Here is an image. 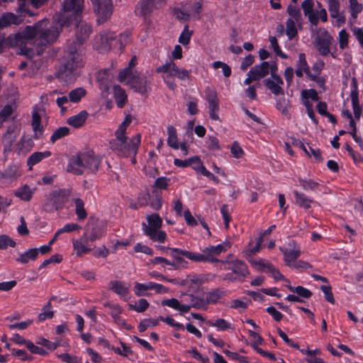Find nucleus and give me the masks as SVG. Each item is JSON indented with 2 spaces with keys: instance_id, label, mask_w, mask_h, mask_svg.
Wrapping results in <instances>:
<instances>
[{
  "instance_id": "nucleus-1",
  "label": "nucleus",
  "mask_w": 363,
  "mask_h": 363,
  "mask_svg": "<svg viewBox=\"0 0 363 363\" xmlns=\"http://www.w3.org/2000/svg\"><path fill=\"white\" fill-rule=\"evenodd\" d=\"M59 35L55 26L52 27L48 20H42L33 26H27L18 33L10 35L4 41L9 47H22L26 41H31L37 46V52L40 54L43 47L53 43Z\"/></svg>"
},
{
  "instance_id": "nucleus-2",
  "label": "nucleus",
  "mask_w": 363,
  "mask_h": 363,
  "mask_svg": "<svg viewBox=\"0 0 363 363\" xmlns=\"http://www.w3.org/2000/svg\"><path fill=\"white\" fill-rule=\"evenodd\" d=\"M91 33V28L82 23L77 26V39L79 43L70 47L65 52L63 69L60 70L58 77L66 82H71L77 74V69L82 65V56L77 51L79 44L85 40Z\"/></svg>"
},
{
  "instance_id": "nucleus-3",
  "label": "nucleus",
  "mask_w": 363,
  "mask_h": 363,
  "mask_svg": "<svg viewBox=\"0 0 363 363\" xmlns=\"http://www.w3.org/2000/svg\"><path fill=\"white\" fill-rule=\"evenodd\" d=\"M132 122V116H125L123 123L115 132V139L111 142V148L118 155L122 157H133L132 162H135L134 157L136 155L141 141L140 134H136L128 140L126 136L127 128Z\"/></svg>"
},
{
  "instance_id": "nucleus-4",
  "label": "nucleus",
  "mask_w": 363,
  "mask_h": 363,
  "mask_svg": "<svg viewBox=\"0 0 363 363\" xmlns=\"http://www.w3.org/2000/svg\"><path fill=\"white\" fill-rule=\"evenodd\" d=\"M101 158L92 150L81 152L72 157L67 170L74 174L80 175L84 170L95 173L98 171Z\"/></svg>"
},
{
  "instance_id": "nucleus-5",
  "label": "nucleus",
  "mask_w": 363,
  "mask_h": 363,
  "mask_svg": "<svg viewBox=\"0 0 363 363\" xmlns=\"http://www.w3.org/2000/svg\"><path fill=\"white\" fill-rule=\"evenodd\" d=\"M118 80L130 85L142 95L146 94L150 90L151 79L145 74L131 70L130 67L121 70L118 74Z\"/></svg>"
},
{
  "instance_id": "nucleus-6",
  "label": "nucleus",
  "mask_w": 363,
  "mask_h": 363,
  "mask_svg": "<svg viewBox=\"0 0 363 363\" xmlns=\"http://www.w3.org/2000/svg\"><path fill=\"white\" fill-rule=\"evenodd\" d=\"M156 72L162 74V77L164 83L172 90H174L176 87L174 77H177L181 80H185L189 78L191 73L189 70L179 67L171 60L158 67L156 69Z\"/></svg>"
},
{
  "instance_id": "nucleus-7",
  "label": "nucleus",
  "mask_w": 363,
  "mask_h": 363,
  "mask_svg": "<svg viewBox=\"0 0 363 363\" xmlns=\"http://www.w3.org/2000/svg\"><path fill=\"white\" fill-rule=\"evenodd\" d=\"M82 6L83 0H65L58 22L52 27L55 26L60 32L57 24L62 27L69 25L73 20H77L79 13L82 11Z\"/></svg>"
},
{
  "instance_id": "nucleus-8",
  "label": "nucleus",
  "mask_w": 363,
  "mask_h": 363,
  "mask_svg": "<svg viewBox=\"0 0 363 363\" xmlns=\"http://www.w3.org/2000/svg\"><path fill=\"white\" fill-rule=\"evenodd\" d=\"M301 8L304 16L307 17L308 21L313 26H316L319 23V20H321L323 22L328 21L327 11L318 1H316L315 5L314 0H304L301 3Z\"/></svg>"
},
{
  "instance_id": "nucleus-9",
  "label": "nucleus",
  "mask_w": 363,
  "mask_h": 363,
  "mask_svg": "<svg viewBox=\"0 0 363 363\" xmlns=\"http://www.w3.org/2000/svg\"><path fill=\"white\" fill-rule=\"evenodd\" d=\"M147 224H143V230L152 241L160 243L164 242L167 239V234L160 228L162 225V220L157 213H152L147 216Z\"/></svg>"
},
{
  "instance_id": "nucleus-10",
  "label": "nucleus",
  "mask_w": 363,
  "mask_h": 363,
  "mask_svg": "<svg viewBox=\"0 0 363 363\" xmlns=\"http://www.w3.org/2000/svg\"><path fill=\"white\" fill-rule=\"evenodd\" d=\"M69 195V191L67 189H59L51 192L44 204L45 210L50 212L62 208Z\"/></svg>"
},
{
  "instance_id": "nucleus-11",
  "label": "nucleus",
  "mask_w": 363,
  "mask_h": 363,
  "mask_svg": "<svg viewBox=\"0 0 363 363\" xmlns=\"http://www.w3.org/2000/svg\"><path fill=\"white\" fill-rule=\"evenodd\" d=\"M98 21L104 22L112 14L113 5L111 0H91Z\"/></svg>"
},
{
  "instance_id": "nucleus-12",
  "label": "nucleus",
  "mask_w": 363,
  "mask_h": 363,
  "mask_svg": "<svg viewBox=\"0 0 363 363\" xmlns=\"http://www.w3.org/2000/svg\"><path fill=\"white\" fill-rule=\"evenodd\" d=\"M205 99L208 101V108L210 118L215 121L219 120L218 112L219 111V100L218 99L217 92L212 87H206L205 90Z\"/></svg>"
},
{
  "instance_id": "nucleus-13",
  "label": "nucleus",
  "mask_w": 363,
  "mask_h": 363,
  "mask_svg": "<svg viewBox=\"0 0 363 363\" xmlns=\"http://www.w3.org/2000/svg\"><path fill=\"white\" fill-rule=\"evenodd\" d=\"M250 74L253 75L257 81L264 78L269 73L271 74L274 72H277V65L275 62H262L259 65H255L250 69Z\"/></svg>"
},
{
  "instance_id": "nucleus-14",
  "label": "nucleus",
  "mask_w": 363,
  "mask_h": 363,
  "mask_svg": "<svg viewBox=\"0 0 363 363\" xmlns=\"http://www.w3.org/2000/svg\"><path fill=\"white\" fill-rule=\"evenodd\" d=\"M230 247L228 242H224L216 246L209 245L201 250L203 252L205 262H214L218 261L216 257L223 252L227 251Z\"/></svg>"
},
{
  "instance_id": "nucleus-15",
  "label": "nucleus",
  "mask_w": 363,
  "mask_h": 363,
  "mask_svg": "<svg viewBox=\"0 0 363 363\" xmlns=\"http://www.w3.org/2000/svg\"><path fill=\"white\" fill-rule=\"evenodd\" d=\"M331 35L324 29L320 30L315 39V48L321 55L326 56L330 53V46L332 43Z\"/></svg>"
},
{
  "instance_id": "nucleus-16",
  "label": "nucleus",
  "mask_w": 363,
  "mask_h": 363,
  "mask_svg": "<svg viewBox=\"0 0 363 363\" xmlns=\"http://www.w3.org/2000/svg\"><path fill=\"white\" fill-rule=\"evenodd\" d=\"M72 242L74 251L77 256H82L83 255L87 254L94 250V248L89 245L91 241L89 240V235L86 232L82 237L77 239H73Z\"/></svg>"
},
{
  "instance_id": "nucleus-17",
  "label": "nucleus",
  "mask_w": 363,
  "mask_h": 363,
  "mask_svg": "<svg viewBox=\"0 0 363 363\" xmlns=\"http://www.w3.org/2000/svg\"><path fill=\"white\" fill-rule=\"evenodd\" d=\"M264 84L271 92L277 96L284 95L283 79L280 76L277 74V72H272L270 77L264 80Z\"/></svg>"
},
{
  "instance_id": "nucleus-18",
  "label": "nucleus",
  "mask_w": 363,
  "mask_h": 363,
  "mask_svg": "<svg viewBox=\"0 0 363 363\" xmlns=\"http://www.w3.org/2000/svg\"><path fill=\"white\" fill-rule=\"evenodd\" d=\"M284 254V260L286 265H292V262H295L301 255V250L298 245L294 241L289 243L286 248H280Z\"/></svg>"
},
{
  "instance_id": "nucleus-19",
  "label": "nucleus",
  "mask_w": 363,
  "mask_h": 363,
  "mask_svg": "<svg viewBox=\"0 0 363 363\" xmlns=\"http://www.w3.org/2000/svg\"><path fill=\"white\" fill-rule=\"evenodd\" d=\"M18 135L19 128L17 125L9 127L2 140L4 152H10L11 150L13 143L16 141Z\"/></svg>"
},
{
  "instance_id": "nucleus-20",
  "label": "nucleus",
  "mask_w": 363,
  "mask_h": 363,
  "mask_svg": "<svg viewBox=\"0 0 363 363\" xmlns=\"http://www.w3.org/2000/svg\"><path fill=\"white\" fill-rule=\"evenodd\" d=\"M228 269L231 270L238 277H245L249 274L246 264L238 259L229 262Z\"/></svg>"
},
{
  "instance_id": "nucleus-21",
  "label": "nucleus",
  "mask_w": 363,
  "mask_h": 363,
  "mask_svg": "<svg viewBox=\"0 0 363 363\" xmlns=\"http://www.w3.org/2000/svg\"><path fill=\"white\" fill-rule=\"evenodd\" d=\"M162 305L174 309L179 311L181 314H184L189 311V306H186L184 301H180L174 298L163 300L162 301Z\"/></svg>"
},
{
  "instance_id": "nucleus-22",
  "label": "nucleus",
  "mask_w": 363,
  "mask_h": 363,
  "mask_svg": "<svg viewBox=\"0 0 363 363\" xmlns=\"http://www.w3.org/2000/svg\"><path fill=\"white\" fill-rule=\"evenodd\" d=\"M293 194L294 196L296 204L301 208L308 209L311 207L312 204L315 203V202L312 199L303 193L295 190L293 191Z\"/></svg>"
},
{
  "instance_id": "nucleus-23",
  "label": "nucleus",
  "mask_w": 363,
  "mask_h": 363,
  "mask_svg": "<svg viewBox=\"0 0 363 363\" xmlns=\"http://www.w3.org/2000/svg\"><path fill=\"white\" fill-rule=\"evenodd\" d=\"M109 289L121 297L127 296L129 292L130 284L121 281H112L108 284Z\"/></svg>"
},
{
  "instance_id": "nucleus-24",
  "label": "nucleus",
  "mask_w": 363,
  "mask_h": 363,
  "mask_svg": "<svg viewBox=\"0 0 363 363\" xmlns=\"http://www.w3.org/2000/svg\"><path fill=\"white\" fill-rule=\"evenodd\" d=\"M153 8L154 0H142L138 4L135 11L138 16H145L152 11Z\"/></svg>"
},
{
  "instance_id": "nucleus-25",
  "label": "nucleus",
  "mask_w": 363,
  "mask_h": 363,
  "mask_svg": "<svg viewBox=\"0 0 363 363\" xmlns=\"http://www.w3.org/2000/svg\"><path fill=\"white\" fill-rule=\"evenodd\" d=\"M22 19L12 13H5L0 16V28H6L11 24L18 25Z\"/></svg>"
},
{
  "instance_id": "nucleus-26",
  "label": "nucleus",
  "mask_w": 363,
  "mask_h": 363,
  "mask_svg": "<svg viewBox=\"0 0 363 363\" xmlns=\"http://www.w3.org/2000/svg\"><path fill=\"white\" fill-rule=\"evenodd\" d=\"M113 94L116 103L119 108H123L128 101V96L124 89L116 85L113 88Z\"/></svg>"
},
{
  "instance_id": "nucleus-27",
  "label": "nucleus",
  "mask_w": 363,
  "mask_h": 363,
  "mask_svg": "<svg viewBox=\"0 0 363 363\" xmlns=\"http://www.w3.org/2000/svg\"><path fill=\"white\" fill-rule=\"evenodd\" d=\"M35 191V188L32 189L25 184L16 189L15 195L23 201H29L32 199Z\"/></svg>"
},
{
  "instance_id": "nucleus-28",
  "label": "nucleus",
  "mask_w": 363,
  "mask_h": 363,
  "mask_svg": "<svg viewBox=\"0 0 363 363\" xmlns=\"http://www.w3.org/2000/svg\"><path fill=\"white\" fill-rule=\"evenodd\" d=\"M350 97H351L354 118L357 120H359L360 118V116L362 114V107L359 105V97H358V91H357L356 86H354V89L353 90H352L351 94H350Z\"/></svg>"
},
{
  "instance_id": "nucleus-29",
  "label": "nucleus",
  "mask_w": 363,
  "mask_h": 363,
  "mask_svg": "<svg viewBox=\"0 0 363 363\" xmlns=\"http://www.w3.org/2000/svg\"><path fill=\"white\" fill-rule=\"evenodd\" d=\"M87 116V112L86 111H82L79 113L69 117L67 119V123L74 128H79L85 123Z\"/></svg>"
},
{
  "instance_id": "nucleus-30",
  "label": "nucleus",
  "mask_w": 363,
  "mask_h": 363,
  "mask_svg": "<svg viewBox=\"0 0 363 363\" xmlns=\"http://www.w3.org/2000/svg\"><path fill=\"white\" fill-rule=\"evenodd\" d=\"M51 155V152L46 150L44 152H33L27 160V164L30 167V169L32 168L33 166L39 163L43 159L47 158Z\"/></svg>"
},
{
  "instance_id": "nucleus-31",
  "label": "nucleus",
  "mask_w": 363,
  "mask_h": 363,
  "mask_svg": "<svg viewBox=\"0 0 363 363\" xmlns=\"http://www.w3.org/2000/svg\"><path fill=\"white\" fill-rule=\"evenodd\" d=\"M187 298L188 300H186V302H189V303H186V306H189V311L191 308L203 310L207 309L206 303L204 299L191 294L188 295Z\"/></svg>"
},
{
  "instance_id": "nucleus-32",
  "label": "nucleus",
  "mask_w": 363,
  "mask_h": 363,
  "mask_svg": "<svg viewBox=\"0 0 363 363\" xmlns=\"http://www.w3.org/2000/svg\"><path fill=\"white\" fill-rule=\"evenodd\" d=\"M203 282L204 279L201 275L192 274L188 276L186 279L183 280L181 285L196 288L201 286Z\"/></svg>"
},
{
  "instance_id": "nucleus-33",
  "label": "nucleus",
  "mask_w": 363,
  "mask_h": 363,
  "mask_svg": "<svg viewBox=\"0 0 363 363\" xmlns=\"http://www.w3.org/2000/svg\"><path fill=\"white\" fill-rule=\"evenodd\" d=\"M38 255L37 248L30 249L24 253L20 254L16 261L21 264H26L30 260H35Z\"/></svg>"
},
{
  "instance_id": "nucleus-34",
  "label": "nucleus",
  "mask_w": 363,
  "mask_h": 363,
  "mask_svg": "<svg viewBox=\"0 0 363 363\" xmlns=\"http://www.w3.org/2000/svg\"><path fill=\"white\" fill-rule=\"evenodd\" d=\"M167 144L174 150H178L179 145L178 143V138L177 135V130L172 125H169L167 128Z\"/></svg>"
},
{
  "instance_id": "nucleus-35",
  "label": "nucleus",
  "mask_w": 363,
  "mask_h": 363,
  "mask_svg": "<svg viewBox=\"0 0 363 363\" xmlns=\"http://www.w3.org/2000/svg\"><path fill=\"white\" fill-rule=\"evenodd\" d=\"M32 126L35 138H40L43 133V127L40 125V116L37 112L33 113Z\"/></svg>"
},
{
  "instance_id": "nucleus-36",
  "label": "nucleus",
  "mask_w": 363,
  "mask_h": 363,
  "mask_svg": "<svg viewBox=\"0 0 363 363\" xmlns=\"http://www.w3.org/2000/svg\"><path fill=\"white\" fill-rule=\"evenodd\" d=\"M302 22H294L292 20L286 21V34L289 39L291 40L297 35L298 27L301 26Z\"/></svg>"
},
{
  "instance_id": "nucleus-37",
  "label": "nucleus",
  "mask_w": 363,
  "mask_h": 363,
  "mask_svg": "<svg viewBox=\"0 0 363 363\" xmlns=\"http://www.w3.org/2000/svg\"><path fill=\"white\" fill-rule=\"evenodd\" d=\"M298 182L303 189L307 191H315L319 186V183L318 182L311 179L299 178Z\"/></svg>"
},
{
  "instance_id": "nucleus-38",
  "label": "nucleus",
  "mask_w": 363,
  "mask_h": 363,
  "mask_svg": "<svg viewBox=\"0 0 363 363\" xmlns=\"http://www.w3.org/2000/svg\"><path fill=\"white\" fill-rule=\"evenodd\" d=\"M75 213L79 220H84L87 217V213L84 208V201L79 198L74 199Z\"/></svg>"
},
{
  "instance_id": "nucleus-39",
  "label": "nucleus",
  "mask_w": 363,
  "mask_h": 363,
  "mask_svg": "<svg viewBox=\"0 0 363 363\" xmlns=\"http://www.w3.org/2000/svg\"><path fill=\"white\" fill-rule=\"evenodd\" d=\"M168 250L169 254L175 259V262H173L174 263V266L176 264L184 266L187 264V262L182 258L185 250H182L178 248H168Z\"/></svg>"
},
{
  "instance_id": "nucleus-40",
  "label": "nucleus",
  "mask_w": 363,
  "mask_h": 363,
  "mask_svg": "<svg viewBox=\"0 0 363 363\" xmlns=\"http://www.w3.org/2000/svg\"><path fill=\"white\" fill-rule=\"evenodd\" d=\"M208 325L216 328L219 331H224L232 328V324L223 318H218L214 322L208 321Z\"/></svg>"
},
{
  "instance_id": "nucleus-41",
  "label": "nucleus",
  "mask_w": 363,
  "mask_h": 363,
  "mask_svg": "<svg viewBox=\"0 0 363 363\" xmlns=\"http://www.w3.org/2000/svg\"><path fill=\"white\" fill-rule=\"evenodd\" d=\"M302 103L305 106V102H313L318 100V93L315 89H304L301 91Z\"/></svg>"
},
{
  "instance_id": "nucleus-42",
  "label": "nucleus",
  "mask_w": 363,
  "mask_h": 363,
  "mask_svg": "<svg viewBox=\"0 0 363 363\" xmlns=\"http://www.w3.org/2000/svg\"><path fill=\"white\" fill-rule=\"evenodd\" d=\"M153 288V282L150 281L145 284L136 282L134 286V292L136 296H141L146 295V291L152 290Z\"/></svg>"
},
{
  "instance_id": "nucleus-43",
  "label": "nucleus",
  "mask_w": 363,
  "mask_h": 363,
  "mask_svg": "<svg viewBox=\"0 0 363 363\" xmlns=\"http://www.w3.org/2000/svg\"><path fill=\"white\" fill-rule=\"evenodd\" d=\"M251 301L246 298L243 300L233 299L230 301V307L236 309L240 312H242L247 309Z\"/></svg>"
},
{
  "instance_id": "nucleus-44",
  "label": "nucleus",
  "mask_w": 363,
  "mask_h": 363,
  "mask_svg": "<svg viewBox=\"0 0 363 363\" xmlns=\"http://www.w3.org/2000/svg\"><path fill=\"white\" fill-rule=\"evenodd\" d=\"M108 306L111 309V313L114 321L118 325H125V320L120 317V314L122 311L121 308L117 304H111L108 305Z\"/></svg>"
},
{
  "instance_id": "nucleus-45",
  "label": "nucleus",
  "mask_w": 363,
  "mask_h": 363,
  "mask_svg": "<svg viewBox=\"0 0 363 363\" xmlns=\"http://www.w3.org/2000/svg\"><path fill=\"white\" fill-rule=\"evenodd\" d=\"M287 13L289 15V18L286 20H292L294 22H302V16L298 7L289 5L287 8Z\"/></svg>"
},
{
  "instance_id": "nucleus-46",
  "label": "nucleus",
  "mask_w": 363,
  "mask_h": 363,
  "mask_svg": "<svg viewBox=\"0 0 363 363\" xmlns=\"http://www.w3.org/2000/svg\"><path fill=\"white\" fill-rule=\"evenodd\" d=\"M288 289L293 293H296L298 296L304 298H309L312 296V293L310 290L303 286H298L294 287L292 286H288Z\"/></svg>"
},
{
  "instance_id": "nucleus-47",
  "label": "nucleus",
  "mask_w": 363,
  "mask_h": 363,
  "mask_svg": "<svg viewBox=\"0 0 363 363\" xmlns=\"http://www.w3.org/2000/svg\"><path fill=\"white\" fill-rule=\"evenodd\" d=\"M21 4L17 9L18 12L26 11L25 6L28 4H30L35 8H39L43 5L47 0H18Z\"/></svg>"
},
{
  "instance_id": "nucleus-48",
  "label": "nucleus",
  "mask_w": 363,
  "mask_h": 363,
  "mask_svg": "<svg viewBox=\"0 0 363 363\" xmlns=\"http://www.w3.org/2000/svg\"><path fill=\"white\" fill-rule=\"evenodd\" d=\"M328 10L330 16L334 18H340V2L339 0H328Z\"/></svg>"
},
{
  "instance_id": "nucleus-49",
  "label": "nucleus",
  "mask_w": 363,
  "mask_h": 363,
  "mask_svg": "<svg viewBox=\"0 0 363 363\" xmlns=\"http://www.w3.org/2000/svg\"><path fill=\"white\" fill-rule=\"evenodd\" d=\"M86 94V91L83 88H77L72 90L69 94V99L71 102L77 103L81 100Z\"/></svg>"
},
{
  "instance_id": "nucleus-50",
  "label": "nucleus",
  "mask_w": 363,
  "mask_h": 363,
  "mask_svg": "<svg viewBox=\"0 0 363 363\" xmlns=\"http://www.w3.org/2000/svg\"><path fill=\"white\" fill-rule=\"evenodd\" d=\"M69 133V129L67 127H60L55 130L50 137L52 143H55L57 140L65 137Z\"/></svg>"
},
{
  "instance_id": "nucleus-51",
  "label": "nucleus",
  "mask_w": 363,
  "mask_h": 363,
  "mask_svg": "<svg viewBox=\"0 0 363 363\" xmlns=\"http://www.w3.org/2000/svg\"><path fill=\"white\" fill-rule=\"evenodd\" d=\"M296 68L303 69L304 73L308 77L311 74L304 53H300L298 55V60L296 64Z\"/></svg>"
},
{
  "instance_id": "nucleus-52",
  "label": "nucleus",
  "mask_w": 363,
  "mask_h": 363,
  "mask_svg": "<svg viewBox=\"0 0 363 363\" xmlns=\"http://www.w3.org/2000/svg\"><path fill=\"white\" fill-rule=\"evenodd\" d=\"M223 295V292L216 289L212 291H210L207 296L206 299L205 300L206 303V308L209 303H216L218 302L219 298Z\"/></svg>"
},
{
  "instance_id": "nucleus-53",
  "label": "nucleus",
  "mask_w": 363,
  "mask_h": 363,
  "mask_svg": "<svg viewBox=\"0 0 363 363\" xmlns=\"http://www.w3.org/2000/svg\"><path fill=\"white\" fill-rule=\"evenodd\" d=\"M297 145H299V147L309 156L313 157L316 160H319L320 159V152L318 149H314L310 146L308 148L302 143H298Z\"/></svg>"
},
{
  "instance_id": "nucleus-54",
  "label": "nucleus",
  "mask_w": 363,
  "mask_h": 363,
  "mask_svg": "<svg viewBox=\"0 0 363 363\" xmlns=\"http://www.w3.org/2000/svg\"><path fill=\"white\" fill-rule=\"evenodd\" d=\"M191 35L192 31L189 29L188 26H186L179 37V42L183 45H188L190 42Z\"/></svg>"
},
{
  "instance_id": "nucleus-55",
  "label": "nucleus",
  "mask_w": 363,
  "mask_h": 363,
  "mask_svg": "<svg viewBox=\"0 0 363 363\" xmlns=\"http://www.w3.org/2000/svg\"><path fill=\"white\" fill-rule=\"evenodd\" d=\"M251 264L257 270H263L266 272L271 267L272 264L267 260L259 259L258 260L251 261Z\"/></svg>"
},
{
  "instance_id": "nucleus-56",
  "label": "nucleus",
  "mask_w": 363,
  "mask_h": 363,
  "mask_svg": "<svg viewBox=\"0 0 363 363\" xmlns=\"http://www.w3.org/2000/svg\"><path fill=\"white\" fill-rule=\"evenodd\" d=\"M160 319H144L138 326L140 332H144L148 328L156 326L159 324Z\"/></svg>"
},
{
  "instance_id": "nucleus-57",
  "label": "nucleus",
  "mask_w": 363,
  "mask_h": 363,
  "mask_svg": "<svg viewBox=\"0 0 363 363\" xmlns=\"http://www.w3.org/2000/svg\"><path fill=\"white\" fill-rule=\"evenodd\" d=\"M269 43H270L272 48L273 49V50L274 51V52L276 53L277 55H278L279 57H280L283 59L288 58V55H286L285 53H284L281 51V50L280 49V48L278 45L277 40L275 37L271 36L269 38Z\"/></svg>"
},
{
  "instance_id": "nucleus-58",
  "label": "nucleus",
  "mask_w": 363,
  "mask_h": 363,
  "mask_svg": "<svg viewBox=\"0 0 363 363\" xmlns=\"http://www.w3.org/2000/svg\"><path fill=\"white\" fill-rule=\"evenodd\" d=\"M184 256L194 262H205L203 252H201V253H196V252H192L190 251L185 250V252H184Z\"/></svg>"
},
{
  "instance_id": "nucleus-59",
  "label": "nucleus",
  "mask_w": 363,
  "mask_h": 363,
  "mask_svg": "<svg viewBox=\"0 0 363 363\" xmlns=\"http://www.w3.org/2000/svg\"><path fill=\"white\" fill-rule=\"evenodd\" d=\"M149 306V303L145 298H140L134 305H130V308L137 312H143Z\"/></svg>"
},
{
  "instance_id": "nucleus-60",
  "label": "nucleus",
  "mask_w": 363,
  "mask_h": 363,
  "mask_svg": "<svg viewBox=\"0 0 363 363\" xmlns=\"http://www.w3.org/2000/svg\"><path fill=\"white\" fill-rule=\"evenodd\" d=\"M212 66H213V67L215 69H217L218 68H221L222 71H223V75L225 77H228L231 74V69H230V67L227 64H225V63H224L223 62H220V61L214 62L212 64Z\"/></svg>"
},
{
  "instance_id": "nucleus-61",
  "label": "nucleus",
  "mask_w": 363,
  "mask_h": 363,
  "mask_svg": "<svg viewBox=\"0 0 363 363\" xmlns=\"http://www.w3.org/2000/svg\"><path fill=\"white\" fill-rule=\"evenodd\" d=\"M187 10L191 17L199 15L202 9V4L201 1H196L186 6Z\"/></svg>"
},
{
  "instance_id": "nucleus-62",
  "label": "nucleus",
  "mask_w": 363,
  "mask_h": 363,
  "mask_svg": "<svg viewBox=\"0 0 363 363\" xmlns=\"http://www.w3.org/2000/svg\"><path fill=\"white\" fill-rule=\"evenodd\" d=\"M105 235V230L102 227H96L92 229L91 235L89 236V239L91 242H94L96 240L100 239Z\"/></svg>"
},
{
  "instance_id": "nucleus-63",
  "label": "nucleus",
  "mask_w": 363,
  "mask_h": 363,
  "mask_svg": "<svg viewBox=\"0 0 363 363\" xmlns=\"http://www.w3.org/2000/svg\"><path fill=\"white\" fill-rule=\"evenodd\" d=\"M13 113V108L10 105H6L0 112V128L3 123L8 119Z\"/></svg>"
},
{
  "instance_id": "nucleus-64",
  "label": "nucleus",
  "mask_w": 363,
  "mask_h": 363,
  "mask_svg": "<svg viewBox=\"0 0 363 363\" xmlns=\"http://www.w3.org/2000/svg\"><path fill=\"white\" fill-rule=\"evenodd\" d=\"M349 1L352 16L356 18L362 10V5L359 4L357 0H349Z\"/></svg>"
}]
</instances>
